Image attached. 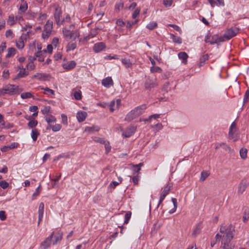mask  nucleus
Returning a JSON list of instances; mask_svg holds the SVG:
<instances>
[{
	"label": "nucleus",
	"instance_id": "obj_1",
	"mask_svg": "<svg viewBox=\"0 0 249 249\" xmlns=\"http://www.w3.org/2000/svg\"><path fill=\"white\" fill-rule=\"evenodd\" d=\"M234 227L231 224H228L225 226H222L220 229V232L223 235L218 233L215 236L216 240H220L221 238V244L223 249H233L234 245L231 243L233 237V232Z\"/></svg>",
	"mask_w": 249,
	"mask_h": 249
},
{
	"label": "nucleus",
	"instance_id": "obj_2",
	"mask_svg": "<svg viewBox=\"0 0 249 249\" xmlns=\"http://www.w3.org/2000/svg\"><path fill=\"white\" fill-rule=\"evenodd\" d=\"M238 32V31L236 29H230L225 33L223 36H214L213 38V40L211 41V43H219L229 40L235 36Z\"/></svg>",
	"mask_w": 249,
	"mask_h": 249
},
{
	"label": "nucleus",
	"instance_id": "obj_3",
	"mask_svg": "<svg viewBox=\"0 0 249 249\" xmlns=\"http://www.w3.org/2000/svg\"><path fill=\"white\" fill-rule=\"evenodd\" d=\"M146 108L145 105L138 106L131 110L126 116L125 120L131 121L142 114Z\"/></svg>",
	"mask_w": 249,
	"mask_h": 249
},
{
	"label": "nucleus",
	"instance_id": "obj_4",
	"mask_svg": "<svg viewBox=\"0 0 249 249\" xmlns=\"http://www.w3.org/2000/svg\"><path fill=\"white\" fill-rule=\"evenodd\" d=\"M62 33L63 37L66 39H72L75 40L79 38L80 34L77 30L71 31L66 27H64L62 29Z\"/></svg>",
	"mask_w": 249,
	"mask_h": 249
},
{
	"label": "nucleus",
	"instance_id": "obj_5",
	"mask_svg": "<svg viewBox=\"0 0 249 249\" xmlns=\"http://www.w3.org/2000/svg\"><path fill=\"white\" fill-rule=\"evenodd\" d=\"M229 138L234 142L237 141L239 138V134L237 133L236 124L233 122L231 124L229 132Z\"/></svg>",
	"mask_w": 249,
	"mask_h": 249
},
{
	"label": "nucleus",
	"instance_id": "obj_6",
	"mask_svg": "<svg viewBox=\"0 0 249 249\" xmlns=\"http://www.w3.org/2000/svg\"><path fill=\"white\" fill-rule=\"evenodd\" d=\"M53 28V21L48 20L44 27V31L42 36L44 39L48 38L52 33Z\"/></svg>",
	"mask_w": 249,
	"mask_h": 249
},
{
	"label": "nucleus",
	"instance_id": "obj_7",
	"mask_svg": "<svg viewBox=\"0 0 249 249\" xmlns=\"http://www.w3.org/2000/svg\"><path fill=\"white\" fill-rule=\"evenodd\" d=\"M5 94L14 95L18 93V87L15 85H7L3 87Z\"/></svg>",
	"mask_w": 249,
	"mask_h": 249
},
{
	"label": "nucleus",
	"instance_id": "obj_8",
	"mask_svg": "<svg viewBox=\"0 0 249 249\" xmlns=\"http://www.w3.org/2000/svg\"><path fill=\"white\" fill-rule=\"evenodd\" d=\"M53 235L54 232H53L49 237L40 244V248L43 249H46L49 248L51 244Z\"/></svg>",
	"mask_w": 249,
	"mask_h": 249
},
{
	"label": "nucleus",
	"instance_id": "obj_9",
	"mask_svg": "<svg viewBox=\"0 0 249 249\" xmlns=\"http://www.w3.org/2000/svg\"><path fill=\"white\" fill-rule=\"evenodd\" d=\"M121 104V101L120 99H117L115 100H112L109 104V110L111 112H113L114 110L119 108Z\"/></svg>",
	"mask_w": 249,
	"mask_h": 249
},
{
	"label": "nucleus",
	"instance_id": "obj_10",
	"mask_svg": "<svg viewBox=\"0 0 249 249\" xmlns=\"http://www.w3.org/2000/svg\"><path fill=\"white\" fill-rule=\"evenodd\" d=\"M170 188L168 185L165 186L164 187V188L162 189L161 194L160 195V200H159L158 207L159 206V205L161 203V202L164 199L166 196L168 194V193L170 191Z\"/></svg>",
	"mask_w": 249,
	"mask_h": 249
},
{
	"label": "nucleus",
	"instance_id": "obj_11",
	"mask_svg": "<svg viewBox=\"0 0 249 249\" xmlns=\"http://www.w3.org/2000/svg\"><path fill=\"white\" fill-rule=\"evenodd\" d=\"M136 130V126L130 125L123 132V135L125 137H129L134 133Z\"/></svg>",
	"mask_w": 249,
	"mask_h": 249
},
{
	"label": "nucleus",
	"instance_id": "obj_12",
	"mask_svg": "<svg viewBox=\"0 0 249 249\" xmlns=\"http://www.w3.org/2000/svg\"><path fill=\"white\" fill-rule=\"evenodd\" d=\"M157 85L156 80L154 78H147L145 83V88L147 89H151L155 87Z\"/></svg>",
	"mask_w": 249,
	"mask_h": 249
},
{
	"label": "nucleus",
	"instance_id": "obj_13",
	"mask_svg": "<svg viewBox=\"0 0 249 249\" xmlns=\"http://www.w3.org/2000/svg\"><path fill=\"white\" fill-rule=\"evenodd\" d=\"M17 68L19 70L18 73L16 76L17 78H23L29 74L28 72L26 71L25 68H23L22 66H18Z\"/></svg>",
	"mask_w": 249,
	"mask_h": 249
},
{
	"label": "nucleus",
	"instance_id": "obj_14",
	"mask_svg": "<svg viewBox=\"0 0 249 249\" xmlns=\"http://www.w3.org/2000/svg\"><path fill=\"white\" fill-rule=\"evenodd\" d=\"M44 204L43 202H41L38 207V225H39L40 223L42 221L43 214H44Z\"/></svg>",
	"mask_w": 249,
	"mask_h": 249
},
{
	"label": "nucleus",
	"instance_id": "obj_15",
	"mask_svg": "<svg viewBox=\"0 0 249 249\" xmlns=\"http://www.w3.org/2000/svg\"><path fill=\"white\" fill-rule=\"evenodd\" d=\"M106 48V45L103 42H99L94 45L93 50L95 53L103 51Z\"/></svg>",
	"mask_w": 249,
	"mask_h": 249
},
{
	"label": "nucleus",
	"instance_id": "obj_16",
	"mask_svg": "<svg viewBox=\"0 0 249 249\" xmlns=\"http://www.w3.org/2000/svg\"><path fill=\"white\" fill-rule=\"evenodd\" d=\"M102 84L106 88H109L113 85V82L111 77H107L102 80Z\"/></svg>",
	"mask_w": 249,
	"mask_h": 249
},
{
	"label": "nucleus",
	"instance_id": "obj_17",
	"mask_svg": "<svg viewBox=\"0 0 249 249\" xmlns=\"http://www.w3.org/2000/svg\"><path fill=\"white\" fill-rule=\"evenodd\" d=\"M87 116V113L83 111H78L76 114V118L79 122H83Z\"/></svg>",
	"mask_w": 249,
	"mask_h": 249
},
{
	"label": "nucleus",
	"instance_id": "obj_18",
	"mask_svg": "<svg viewBox=\"0 0 249 249\" xmlns=\"http://www.w3.org/2000/svg\"><path fill=\"white\" fill-rule=\"evenodd\" d=\"M62 236L63 233L61 231H58L56 233L54 232V235L53 236L54 239L53 241V244L55 245L58 242L61 241L62 239Z\"/></svg>",
	"mask_w": 249,
	"mask_h": 249
},
{
	"label": "nucleus",
	"instance_id": "obj_19",
	"mask_svg": "<svg viewBox=\"0 0 249 249\" xmlns=\"http://www.w3.org/2000/svg\"><path fill=\"white\" fill-rule=\"evenodd\" d=\"M247 186V182L246 181L242 180L239 184L237 193L239 195H241L245 191Z\"/></svg>",
	"mask_w": 249,
	"mask_h": 249
},
{
	"label": "nucleus",
	"instance_id": "obj_20",
	"mask_svg": "<svg viewBox=\"0 0 249 249\" xmlns=\"http://www.w3.org/2000/svg\"><path fill=\"white\" fill-rule=\"evenodd\" d=\"M41 47H38V51L35 53V56L36 59L37 58V60L39 62H43L44 61V55L43 54V52L41 51Z\"/></svg>",
	"mask_w": 249,
	"mask_h": 249
},
{
	"label": "nucleus",
	"instance_id": "obj_21",
	"mask_svg": "<svg viewBox=\"0 0 249 249\" xmlns=\"http://www.w3.org/2000/svg\"><path fill=\"white\" fill-rule=\"evenodd\" d=\"M160 114H154L150 116L149 118L145 120L146 122H148L150 124H154L158 121V119L160 118Z\"/></svg>",
	"mask_w": 249,
	"mask_h": 249
},
{
	"label": "nucleus",
	"instance_id": "obj_22",
	"mask_svg": "<svg viewBox=\"0 0 249 249\" xmlns=\"http://www.w3.org/2000/svg\"><path fill=\"white\" fill-rule=\"evenodd\" d=\"M33 77L40 80H46L49 75L43 73H36L33 75Z\"/></svg>",
	"mask_w": 249,
	"mask_h": 249
},
{
	"label": "nucleus",
	"instance_id": "obj_23",
	"mask_svg": "<svg viewBox=\"0 0 249 249\" xmlns=\"http://www.w3.org/2000/svg\"><path fill=\"white\" fill-rule=\"evenodd\" d=\"M143 166L142 163H140L138 164L130 165V169L133 172V174L138 173L141 170V167Z\"/></svg>",
	"mask_w": 249,
	"mask_h": 249
},
{
	"label": "nucleus",
	"instance_id": "obj_24",
	"mask_svg": "<svg viewBox=\"0 0 249 249\" xmlns=\"http://www.w3.org/2000/svg\"><path fill=\"white\" fill-rule=\"evenodd\" d=\"M100 129L98 126L93 125L92 126H87L85 128V131L89 133H93L95 132H98Z\"/></svg>",
	"mask_w": 249,
	"mask_h": 249
},
{
	"label": "nucleus",
	"instance_id": "obj_25",
	"mask_svg": "<svg viewBox=\"0 0 249 249\" xmlns=\"http://www.w3.org/2000/svg\"><path fill=\"white\" fill-rule=\"evenodd\" d=\"M219 147L222 148L225 151L229 152V153H232L233 150L230 147L229 145L225 143H220L217 145L216 148Z\"/></svg>",
	"mask_w": 249,
	"mask_h": 249
},
{
	"label": "nucleus",
	"instance_id": "obj_26",
	"mask_svg": "<svg viewBox=\"0 0 249 249\" xmlns=\"http://www.w3.org/2000/svg\"><path fill=\"white\" fill-rule=\"evenodd\" d=\"M74 40L72 39V41L68 43L66 47V50L67 52L72 51L76 48L77 44L76 42H74Z\"/></svg>",
	"mask_w": 249,
	"mask_h": 249
},
{
	"label": "nucleus",
	"instance_id": "obj_27",
	"mask_svg": "<svg viewBox=\"0 0 249 249\" xmlns=\"http://www.w3.org/2000/svg\"><path fill=\"white\" fill-rule=\"evenodd\" d=\"M76 66V63L74 61H71L64 64L63 68L67 70H71L74 68Z\"/></svg>",
	"mask_w": 249,
	"mask_h": 249
},
{
	"label": "nucleus",
	"instance_id": "obj_28",
	"mask_svg": "<svg viewBox=\"0 0 249 249\" xmlns=\"http://www.w3.org/2000/svg\"><path fill=\"white\" fill-rule=\"evenodd\" d=\"M208 59H209V55L208 54H205L203 55L202 56H201L199 59V62L198 64L199 67H201V66H203L204 64H205V62H206V61L208 60Z\"/></svg>",
	"mask_w": 249,
	"mask_h": 249
},
{
	"label": "nucleus",
	"instance_id": "obj_29",
	"mask_svg": "<svg viewBox=\"0 0 249 249\" xmlns=\"http://www.w3.org/2000/svg\"><path fill=\"white\" fill-rule=\"evenodd\" d=\"M45 120L48 124L55 123L56 121V118L52 115L46 116L45 117Z\"/></svg>",
	"mask_w": 249,
	"mask_h": 249
},
{
	"label": "nucleus",
	"instance_id": "obj_30",
	"mask_svg": "<svg viewBox=\"0 0 249 249\" xmlns=\"http://www.w3.org/2000/svg\"><path fill=\"white\" fill-rule=\"evenodd\" d=\"M178 58L182 60V62L184 63H187V59L188 57L187 54L185 52H180L178 53Z\"/></svg>",
	"mask_w": 249,
	"mask_h": 249
},
{
	"label": "nucleus",
	"instance_id": "obj_31",
	"mask_svg": "<svg viewBox=\"0 0 249 249\" xmlns=\"http://www.w3.org/2000/svg\"><path fill=\"white\" fill-rule=\"evenodd\" d=\"M40 89L44 90V94H47L49 96H52L54 94V91L48 88H44L40 87Z\"/></svg>",
	"mask_w": 249,
	"mask_h": 249
},
{
	"label": "nucleus",
	"instance_id": "obj_32",
	"mask_svg": "<svg viewBox=\"0 0 249 249\" xmlns=\"http://www.w3.org/2000/svg\"><path fill=\"white\" fill-rule=\"evenodd\" d=\"M39 135V133L38 131L36 129H33L32 130V132L31 134L32 139L34 142H35L37 139L38 136Z\"/></svg>",
	"mask_w": 249,
	"mask_h": 249
},
{
	"label": "nucleus",
	"instance_id": "obj_33",
	"mask_svg": "<svg viewBox=\"0 0 249 249\" xmlns=\"http://www.w3.org/2000/svg\"><path fill=\"white\" fill-rule=\"evenodd\" d=\"M121 61L125 68H128L131 67L132 64L129 59L126 58H123Z\"/></svg>",
	"mask_w": 249,
	"mask_h": 249
},
{
	"label": "nucleus",
	"instance_id": "obj_34",
	"mask_svg": "<svg viewBox=\"0 0 249 249\" xmlns=\"http://www.w3.org/2000/svg\"><path fill=\"white\" fill-rule=\"evenodd\" d=\"M171 38L174 43L180 44L182 43V39L179 36H176L173 34L170 35Z\"/></svg>",
	"mask_w": 249,
	"mask_h": 249
},
{
	"label": "nucleus",
	"instance_id": "obj_35",
	"mask_svg": "<svg viewBox=\"0 0 249 249\" xmlns=\"http://www.w3.org/2000/svg\"><path fill=\"white\" fill-rule=\"evenodd\" d=\"M123 180V178L121 177H119L118 178V181H112L110 184L109 187L112 188H114L116 186L119 185L120 183L122 182Z\"/></svg>",
	"mask_w": 249,
	"mask_h": 249
},
{
	"label": "nucleus",
	"instance_id": "obj_36",
	"mask_svg": "<svg viewBox=\"0 0 249 249\" xmlns=\"http://www.w3.org/2000/svg\"><path fill=\"white\" fill-rule=\"evenodd\" d=\"M61 15V11L58 9H56L55 13L54 14V18L56 20V22L58 24L60 22V17Z\"/></svg>",
	"mask_w": 249,
	"mask_h": 249
},
{
	"label": "nucleus",
	"instance_id": "obj_37",
	"mask_svg": "<svg viewBox=\"0 0 249 249\" xmlns=\"http://www.w3.org/2000/svg\"><path fill=\"white\" fill-rule=\"evenodd\" d=\"M247 149L242 148L240 150V156L242 159H246L247 157Z\"/></svg>",
	"mask_w": 249,
	"mask_h": 249
},
{
	"label": "nucleus",
	"instance_id": "obj_38",
	"mask_svg": "<svg viewBox=\"0 0 249 249\" xmlns=\"http://www.w3.org/2000/svg\"><path fill=\"white\" fill-rule=\"evenodd\" d=\"M28 5L26 2H22L19 8V11L21 13H24L27 10Z\"/></svg>",
	"mask_w": 249,
	"mask_h": 249
},
{
	"label": "nucleus",
	"instance_id": "obj_39",
	"mask_svg": "<svg viewBox=\"0 0 249 249\" xmlns=\"http://www.w3.org/2000/svg\"><path fill=\"white\" fill-rule=\"evenodd\" d=\"M16 52V49L13 48H10L8 49V53L6 54V58H9L11 56H13L15 55Z\"/></svg>",
	"mask_w": 249,
	"mask_h": 249
},
{
	"label": "nucleus",
	"instance_id": "obj_40",
	"mask_svg": "<svg viewBox=\"0 0 249 249\" xmlns=\"http://www.w3.org/2000/svg\"><path fill=\"white\" fill-rule=\"evenodd\" d=\"M16 46L19 49H22L24 46V43L22 38H19L16 42Z\"/></svg>",
	"mask_w": 249,
	"mask_h": 249
},
{
	"label": "nucleus",
	"instance_id": "obj_41",
	"mask_svg": "<svg viewBox=\"0 0 249 249\" xmlns=\"http://www.w3.org/2000/svg\"><path fill=\"white\" fill-rule=\"evenodd\" d=\"M20 97L23 99H28L33 97V94L30 92H24L21 94Z\"/></svg>",
	"mask_w": 249,
	"mask_h": 249
},
{
	"label": "nucleus",
	"instance_id": "obj_42",
	"mask_svg": "<svg viewBox=\"0 0 249 249\" xmlns=\"http://www.w3.org/2000/svg\"><path fill=\"white\" fill-rule=\"evenodd\" d=\"M214 36H218L216 35H215L213 36H211L209 35H207L205 37V41L206 43H209L211 44H214V43H211V41L213 40V38Z\"/></svg>",
	"mask_w": 249,
	"mask_h": 249
},
{
	"label": "nucleus",
	"instance_id": "obj_43",
	"mask_svg": "<svg viewBox=\"0 0 249 249\" xmlns=\"http://www.w3.org/2000/svg\"><path fill=\"white\" fill-rule=\"evenodd\" d=\"M37 124V121L36 120L32 119L30 120L28 123V126L29 127L33 128L35 127Z\"/></svg>",
	"mask_w": 249,
	"mask_h": 249
},
{
	"label": "nucleus",
	"instance_id": "obj_44",
	"mask_svg": "<svg viewBox=\"0 0 249 249\" xmlns=\"http://www.w3.org/2000/svg\"><path fill=\"white\" fill-rule=\"evenodd\" d=\"M7 22V24L10 26H12L15 23V19L14 15H11L9 16Z\"/></svg>",
	"mask_w": 249,
	"mask_h": 249
},
{
	"label": "nucleus",
	"instance_id": "obj_45",
	"mask_svg": "<svg viewBox=\"0 0 249 249\" xmlns=\"http://www.w3.org/2000/svg\"><path fill=\"white\" fill-rule=\"evenodd\" d=\"M157 23L155 21H152L146 25V28L149 30H153L157 27Z\"/></svg>",
	"mask_w": 249,
	"mask_h": 249
},
{
	"label": "nucleus",
	"instance_id": "obj_46",
	"mask_svg": "<svg viewBox=\"0 0 249 249\" xmlns=\"http://www.w3.org/2000/svg\"><path fill=\"white\" fill-rule=\"evenodd\" d=\"M5 36L9 39H12L14 37L13 31L11 29L7 30L5 32Z\"/></svg>",
	"mask_w": 249,
	"mask_h": 249
},
{
	"label": "nucleus",
	"instance_id": "obj_47",
	"mask_svg": "<svg viewBox=\"0 0 249 249\" xmlns=\"http://www.w3.org/2000/svg\"><path fill=\"white\" fill-rule=\"evenodd\" d=\"M9 183L5 180H2L0 181V186L1 188L5 189L9 187Z\"/></svg>",
	"mask_w": 249,
	"mask_h": 249
},
{
	"label": "nucleus",
	"instance_id": "obj_48",
	"mask_svg": "<svg viewBox=\"0 0 249 249\" xmlns=\"http://www.w3.org/2000/svg\"><path fill=\"white\" fill-rule=\"evenodd\" d=\"M208 176L209 174L207 172L203 171L201 174L200 180L201 181H203Z\"/></svg>",
	"mask_w": 249,
	"mask_h": 249
},
{
	"label": "nucleus",
	"instance_id": "obj_49",
	"mask_svg": "<svg viewBox=\"0 0 249 249\" xmlns=\"http://www.w3.org/2000/svg\"><path fill=\"white\" fill-rule=\"evenodd\" d=\"M173 3V0H163V4L166 7H170Z\"/></svg>",
	"mask_w": 249,
	"mask_h": 249
},
{
	"label": "nucleus",
	"instance_id": "obj_50",
	"mask_svg": "<svg viewBox=\"0 0 249 249\" xmlns=\"http://www.w3.org/2000/svg\"><path fill=\"white\" fill-rule=\"evenodd\" d=\"M131 216V213L130 212H128L126 213L124 215V223L125 224L128 223L130 217Z\"/></svg>",
	"mask_w": 249,
	"mask_h": 249
},
{
	"label": "nucleus",
	"instance_id": "obj_51",
	"mask_svg": "<svg viewBox=\"0 0 249 249\" xmlns=\"http://www.w3.org/2000/svg\"><path fill=\"white\" fill-rule=\"evenodd\" d=\"M151 127L152 128L156 127L157 129L159 130L162 128V125L161 123H158L151 124Z\"/></svg>",
	"mask_w": 249,
	"mask_h": 249
},
{
	"label": "nucleus",
	"instance_id": "obj_52",
	"mask_svg": "<svg viewBox=\"0 0 249 249\" xmlns=\"http://www.w3.org/2000/svg\"><path fill=\"white\" fill-rule=\"evenodd\" d=\"M53 50V46L51 44L48 45L46 50H43L44 53H52Z\"/></svg>",
	"mask_w": 249,
	"mask_h": 249
},
{
	"label": "nucleus",
	"instance_id": "obj_53",
	"mask_svg": "<svg viewBox=\"0 0 249 249\" xmlns=\"http://www.w3.org/2000/svg\"><path fill=\"white\" fill-rule=\"evenodd\" d=\"M74 98L77 100H79L81 99V92L80 91H76L73 93Z\"/></svg>",
	"mask_w": 249,
	"mask_h": 249
},
{
	"label": "nucleus",
	"instance_id": "obj_54",
	"mask_svg": "<svg viewBox=\"0 0 249 249\" xmlns=\"http://www.w3.org/2000/svg\"><path fill=\"white\" fill-rule=\"evenodd\" d=\"M61 128V125L60 124H55L52 126V130L54 132L59 131Z\"/></svg>",
	"mask_w": 249,
	"mask_h": 249
},
{
	"label": "nucleus",
	"instance_id": "obj_55",
	"mask_svg": "<svg viewBox=\"0 0 249 249\" xmlns=\"http://www.w3.org/2000/svg\"><path fill=\"white\" fill-rule=\"evenodd\" d=\"M59 40L58 37H54L53 38L52 44L53 46H54L55 48H56L57 46V45L59 44Z\"/></svg>",
	"mask_w": 249,
	"mask_h": 249
},
{
	"label": "nucleus",
	"instance_id": "obj_56",
	"mask_svg": "<svg viewBox=\"0 0 249 249\" xmlns=\"http://www.w3.org/2000/svg\"><path fill=\"white\" fill-rule=\"evenodd\" d=\"M61 119H62V123L64 124L67 125L68 124L67 116L66 115L62 114H61Z\"/></svg>",
	"mask_w": 249,
	"mask_h": 249
},
{
	"label": "nucleus",
	"instance_id": "obj_57",
	"mask_svg": "<svg viewBox=\"0 0 249 249\" xmlns=\"http://www.w3.org/2000/svg\"><path fill=\"white\" fill-rule=\"evenodd\" d=\"M249 98V88L246 90L245 94L244 95L243 102L244 103H247L248 101V99Z\"/></svg>",
	"mask_w": 249,
	"mask_h": 249
},
{
	"label": "nucleus",
	"instance_id": "obj_58",
	"mask_svg": "<svg viewBox=\"0 0 249 249\" xmlns=\"http://www.w3.org/2000/svg\"><path fill=\"white\" fill-rule=\"evenodd\" d=\"M40 186H38L35 192L32 195V199H35L39 194L40 190H39Z\"/></svg>",
	"mask_w": 249,
	"mask_h": 249
},
{
	"label": "nucleus",
	"instance_id": "obj_59",
	"mask_svg": "<svg viewBox=\"0 0 249 249\" xmlns=\"http://www.w3.org/2000/svg\"><path fill=\"white\" fill-rule=\"evenodd\" d=\"M139 179L140 176L138 175L134 176L132 178V182H133L134 185H137L138 184Z\"/></svg>",
	"mask_w": 249,
	"mask_h": 249
},
{
	"label": "nucleus",
	"instance_id": "obj_60",
	"mask_svg": "<svg viewBox=\"0 0 249 249\" xmlns=\"http://www.w3.org/2000/svg\"><path fill=\"white\" fill-rule=\"evenodd\" d=\"M26 68L28 70H33L35 69V65H34V63L29 62L26 66Z\"/></svg>",
	"mask_w": 249,
	"mask_h": 249
},
{
	"label": "nucleus",
	"instance_id": "obj_61",
	"mask_svg": "<svg viewBox=\"0 0 249 249\" xmlns=\"http://www.w3.org/2000/svg\"><path fill=\"white\" fill-rule=\"evenodd\" d=\"M98 34L97 31L96 29L92 30L90 32V34L89 35V37L92 38L96 36Z\"/></svg>",
	"mask_w": 249,
	"mask_h": 249
},
{
	"label": "nucleus",
	"instance_id": "obj_62",
	"mask_svg": "<svg viewBox=\"0 0 249 249\" xmlns=\"http://www.w3.org/2000/svg\"><path fill=\"white\" fill-rule=\"evenodd\" d=\"M243 222H246L249 219V212H245L243 217Z\"/></svg>",
	"mask_w": 249,
	"mask_h": 249
},
{
	"label": "nucleus",
	"instance_id": "obj_63",
	"mask_svg": "<svg viewBox=\"0 0 249 249\" xmlns=\"http://www.w3.org/2000/svg\"><path fill=\"white\" fill-rule=\"evenodd\" d=\"M9 76V71L7 70H4L2 72V77L4 78L7 79Z\"/></svg>",
	"mask_w": 249,
	"mask_h": 249
},
{
	"label": "nucleus",
	"instance_id": "obj_64",
	"mask_svg": "<svg viewBox=\"0 0 249 249\" xmlns=\"http://www.w3.org/2000/svg\"><path fill=\"white\" fill-rule=\"evenodd\" d=\"M6 218L5 212L3 211H0V219L1 220H4Z\"/></svg>",
	"mask_w": 249,
	"mask_h": 249
}]
</instances>
